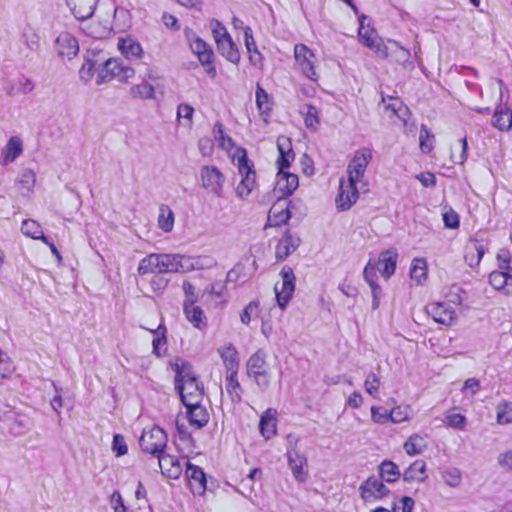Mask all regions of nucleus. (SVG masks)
Masks as SVG:
<instances>
[{"label": "nucleus", "instance_id": "obj_1", "mask_svg": "<svg viewBox=\"0 0 512 512\" xmlns=\"http://www.w3.org/2000/svg\"><path fill=\"white\" fill-rule=\"evenodd\" d=\"M176 388L184 405H195L203 398V388L200 386L195 373L187 363L176 364Z\"/></svg>", "mask_w": 512, "mask_h": 512}, {"label": "nucleus", "instance_id": "obj_2", "mask_svg": "<svg viewBox=\"0 0 512 512\" xmlns=\"http://www.w3.org/2000/svg\"><path fill=\"white\" fill-rule=\"evenodd\" d=\"M194 258H142L139 264V272L146 273H168L188 272L194 268Z\"/></svg>", "mask_w": 512, "mask_h": 512}, {"label": "nucleus", "instance_id": "obj_3", "mask_svg": "<svg viewBox=\"0 0 512 512\" xmlns=\"http://www.w3.org/2000/svg\"><path fill=\"white\" fill-rule=\"evenodd\" d=\"M232 160L236 161L241 181L236 187L238 197L244 199L250 195L256 187V171L254 164L248 159L247 151L244 148H237L232 154Z\"/></svg>", "mask_w": 512, "mask_h": 512}, {"label": "nucleus", "instance_id": "obj_4", "mask_svg": "<svg viewBox=\"0 0 512 512\" xmlns=\"http://www.w3.org/2000/svg\"><path fill=\"white\" fill-rule=\"evenodd\" d=\"M294 67L308 80L317 83L320 79V68L317 55L306 44L298 43L293 49Z\"/></svg>", "mask_w": 512, "mask_h": 512}, {"label": "nucleus", "instance_id": "obj_5", "mask_svg": "<svg viewBox=\"0 0 512 512\" xmlns=\"http://www.w3.org/2000/svg\"><path fill=\"white\" fill-rule=\"evenodd\" d=\"M189 46L207 76L215 79L217 76L216 56L211 45L192 33L189 38Z\"/></svg>", "mask_w": 512, "mask_h": 512}, {"label": "nucleus", "instance_id": "obj_6", "mask_svg": "<svg viewBox=\"0 0 512 512\" xmlns=\"http://www.w3.org/2000/svg\"><path fill=\"white\" fill-rule=\"evenodd\" d=\"M358 492L364 503L371 504L387 497L390 494V489L381 479L372 475L360 484Z\"/></svg>", "mask_w": 512, "mask_h": 512}, {"label": "nucleus", "instance_id": "obj_7", "mask_svg": "<svg viewBox=\"0 0 512 512\" xmlns=\"http://www.w3.org/2000/svg\"><path fill=\"white\" fill-rule=\"evenodd\" d=\"M281 282L276 283L274 287L277 305L284 310L295 291V275L292 268L285 266L280 272Z\"/></svg>", "mask_w": 512, "mask_h": 512}, {"label": "nucleus", "instance_id": "obj_8", "mask_svg": "<svg viewBox=\"0 0 512 512\" xmlns=\"http://www.w3.org/2000/svg\"><path fill=\"white\" fill-rule=\"evenodd\" d=\"M373 154L369 148L357 150L347 166V179L351 182L363 183L368 164Z\"/></svg>", "mask_w": 512, "mask_h": 512}, {"label": "nucleus", "instance_id": "obj_9", "mask_svg": "<svg viewBox=\"0 0 512 512\" xmlns=\"http://www.w3.org/2000/svg\"><path fill=\"white\" fill-rule=\"evenodd\" d=\"M396 262L393 258H371L364 269V276L370 286L376 285L375 280L381 276L389 278L395 271Z\"/></svg>", "mask_w": 512, "mask_h": 512}, {"label": "nucleus", "instance_id": "obj_10", "mask_svg": "<svg viewBox=\"0 0 512 512\" xmlns=\"http://www.w3.org/2000/svg\"><path fill=\"white\" fill-rule=\"evenodd\" d=\"M358 38L360 43L372 50L376 57L381 59L388 57V48L373 27L361 24L358 29Z\"/></svg>", "mask_w": 512, "mask_h": 512}, {"label": "nucleus", "instance_id": "obj_11", "mask_svg": "<svg viewBox=\"0 0 512 512\" xmlns=\"http://www.w3.org/2000/svg\"><path fill=\"white\" fill-rule=\"evenodd\" d=\"M166 443V433L157 426L144 430L140 437V446L143 451L150 454L162 453Z\"/></svg>", "mask_w": 512, "mask_h": 512}, {"label": "nucleus", "instance_id": "obj_12", "mask_svg": "<svg viewBox=\"0 0 512 512\" xmlns=\"http://www.w3.org/2000/svg\"><path fill=\"white\" fill-rule=\"evenodd\" d=\"M202 187L215 196H221L225 183L224 174L214 165L202 167L200 171Z\"/></svg>", "mask_w": 512, "mask_h": 512}, {"label": "nucleus", "instance_id": "obj_13", "mask_svg": "<svg viewBox=\"0 0 512 512\" xmlns=\"http://www.w3.org/2000/svg\"><path fill=\"white\" fill-rule=\"evenodd\" d=\"M357 184L356 182H351L349 179L340 180L338 194L335 198L338 211H347L357 202L359 198Z\"/></svg>", "mask_w": 512, "mask_h": 512}, {"label": "nucleus", "instance_id": "obj_14", "mask_svg": "<svg viewBox=\"0 0 512 512\" xmlns=\"http://www.w3.org/2000/svg\"><path fill=\"white\" fill-rule=\"evenodd\" d=\"M187 408V415L185 417L177 418L176 426L180 433H184V420H188L189 424L195 428L200 429L205 426L209 421V414L207 410L196 403L195 405H185Z\"/></svg>", "mask_w": 512, "mask_h": 512}, {"label": "nucleus", "instance_id": "obj_15", "mask_svg": "<svg viewBox=\"0 0 512 512\" xmlns=\"http://www.w3.org/2000/svg\"><path fill=\"white\" fill-rule=\"evenodd\" d=\"M426 310L435 322L445 326H451L457 320L456 311L443 302L430 303Z\"/></svg>", "mask_w": 512, "mask_h": 512}, {"label": "nucleus", "instance_id": "obj_16", "mask_svg": "<svg viewBox=\"0 0 512 512\" xmlns=\"http://www.w3.org/2000/svg\"><path fill=\"white\" fill-rule=\"evenodd\" d=\"M290 201L284 198H279L274 204L271 206L268 213V225L273 227H279L281 225L286 224L290 217Z\"/></svg>", "mask_w": 512, "mask_h": 512}, {"label": "nucleus", "instance_id": "obj_17", "mask_svg": "<svg viewBox=\"0 0 512 512\" xmlns=\"http://www.w3.org/2000/svg\"><path fill=\"white\" fill-rule=\"evenodd\" d=\"M299 186V178L297 174L287 171L277 172V180L275 191L279 194V198L287 199L291 196Z\"/></svg>", "mask_w": 512, "mask_h": 512}, {"label": "nucleus", "instance_id": "obj_18", "mask_svg": "<svg viewBox=\"0 0 512 512\" xmlns=\"http://www.w3.org/2000/svg\"><path fill=\"white\" fill-rule=\"evenodd\" d=\"M288 466L293 477L298 482H305L308 477L307 459L296 449L287 452Z\"/></svg>", "mask_w": 512, "mask_h": 512}, {"label": "nucleus", "instance_id": "obj_19", "mask_svg": "<svg viewBox=\"0 0 512 512\" xmlns=\"http://www.w3.org/2000/svg\"><path fill=\"white\" fill-rule=\"evenodd\" d=\"M2 429L7 430L12 435H20L28 425V418L14 410H7L3 414Z\"/></svg>", "mask_w": 512, "mask_h": 512}, {"label": "nucleus", "instance_id": "obj_20", "mask_svg": "<svg viewBox=\"0 0 512 512\" xmlns=\"http://www.w3.org/2000/svg\"><path fill=\"white\" fill-rule=\"evenodd\" d=\"M277 148L279 151V156L276 161L278 172L286 171L295 159V153L290 139L284 136L278 137Z\"/></svg>", "mask_w": 512, "mask_h": 512}, {"label": "nucleus", "instance_id": "obj_21", "mask_svg": "<svg viewBox=\"0 0 512 512\" xmlns=\"http://www.w3.org/2000/svg\"><path fill=\"white\" fill-rule=\"evenodd\" d=\"M244 42L250 64L254 68L262 71L264 69V57L257 48L256 41L252 34V30L249 27H246L244 29Z\"/></svg>", "mask_w": 512, "mask_h": 512}, {"label": "nucleus", "instance_id": "obj_22", "mask_svg": "<svg viewBox=\"0 0 512 512\" xmlns=\"http://www.w3.org/2000/svg\"><path fill=\"white\" fill-rule=\"evenodd\" d=\"M159 467L162 473L172 479L180 477L183 467L176 456L168 453H160L158 457Z\"/></svg>", "mask_w": 512, "mask_h": 512}, {"label": "nucleus", "instance_id": "obj_23", "mask_svg": "<svg viewBox=\"0 0 512 512\" xmlns=\"http://www.w3.org/2000/svg\"><path fill=\"white\" fill-rule=\"evenodd\" d=\"M184 314L193 327L203 330L207 326V317L201 307L194 304V300H186L184 303Z\"/></svg>", "mask_w": 512, "mask_h": 512}, {"label": "nucleus", "instance_id": "obj_24", "mask_svg": "<svg viewBox=\"0 0 512 512\" xmlns=\"http://www.w3.org/2000/svg\"><path fill=\"white\" fill-rule=\"evenodd\" d=\"M186 477L194 494H202L206 488L205 474L199 467L186 462Z\"/></svg>", "mask_w": 512, "mask_h": 512}, {"label": "nucleus", "instance_id": "obj_25", "mask_svg": "<svg viewBox=\"0 0 512 512\" xmlns=\"http://www.w3.org/2000/svg\"><path fill=\"white\" fill-rule=\"evenodd\" d=\"M492 125L501 132H508L512 129V109L506 104H500L496 107Z\"/></svg>", "mask_w": 512, "mask_h": 512}, {"label": "nucleus", "instance_id": "obj_26", "mask_svg": "<svg viewBox=\"0 0 512 512\" xmlns=\"http://www.w3.org/2000/svg\"><path fill=\"white\" fill-rule=\"evenodd\" d=\"M117 47L121 54L129 60L140 59L143 55L141 44L131 36L119 38Z\"/></svg>", "mask_w": 512, "mask_h": 512}, {"label": "nucleus", "instance_id": "obj_27", "mask_svg": "<svg viewBox=\"0 0 512 512\" xmlns=\"http://www.w3.org/2000/svg\"><path fill=\"white\" fill-rule=\"evenodd\" d=\"M73 15L79 20H85L94 13L98 0H66Z\"/></svg>", "mask_w": 512, "mask_h": 512}, {"label": "nucleus", "instance_id": "obj_28", "mask_svg": "<svg viewBox=\"0 0 512 512\" xmlns=\"http://www.w3.org/2000/svg\"><path fill=\"white\" fill-rule=\"evenodd\" d=\"M57 49L60 55L68 58L75 56L79 51L77 39L70 33H61L56 39Z\"/></svg>", "mask_w": 512, "mask_h": 512}, {"label": "nucleus", "instance_id": "obj_29", "mask_svg": "<svg viewBox=\"0 0 512 512\" xmlns=\"http://www.w3.org/2000/svg\"><path fill=\"white\" fill-rule=\"evenodd\" d=\"M255 95L257 109L260 115L263 116L264 121H267V118L270 117L273 110V99L260 84L256 85Z\"/></svg>", "mask_w": 512, "mask_h": 512}, {"label": "nucleus", "instance_id": "obj_30", "mask_svg": "<svg viewBox=\"0 0 512 512\" xmlns=\"http://www.w3.org/2000/svg\"><path fill=\"white\" fill-rule=\"evenodd\" d=\"M23 151L22 140L17 137H11L1 152V163L7 165L13 162Z\"/></svg>", "mask_w": 512, "mask_h": 512}, {"label": "nucleus", "instance_id": "obj_31", "mask_svg": "<svg viewBox=\"0 0 512 512\" xmlns=\"http://www.w3.org/2000/svg\"><path fill=\"white\" fill-rule=\"evenodd\" d=\"M428 446L426 438L418 433L411 434L403 444V449L409 456L422 454Z\"/></svg>", "mask_w": 512, "mask_h": 512}, {"label": "nucleus", "instance_id": "obj_32", "mask_svg": "<svg viewBox=\"0 0 512 512\" xmlns=\"http://www.w3.org/2000/svg\"><path fill=\"white\" fill-rule=\"evenodd\" d=\"M214 138L217 141L219 147L225 150L231 157L236 152L235 142L227 135L224 131V126L221 122H216L213 128Z\"/></svg>", "mask_w": 512, "mask_h": 512}, {"label": "nucleus", "instance_id": "obj_33", "mask_svg": "<svg viewBox=\"0 0 512 512\" xmlns=\"http://www.w3.org/2000/svg\"><path fill=\"white\" fill-rule=\"evenodd\" d=\"M216 47L220 54L233 64H238L241 59V55L236 43L232 37L226 38L216 44Z\"/></svg>", "mask_w": 512, "mask_h": 512}, {"label": "nucleus", "instance_id": "obj_34", "mask_svg": "<svg viewBox=\"0 0 512 512\" xmlns=\"http://www.w3.org/2000/svg\"><path fill=\"white\" fill-rule=\"evenodd\" d=\"M276 411L272 409H268L264 412L260 420V433L265 439H271L276 435L277 425H276Z\"/></svg>", "mask_w": 512, "mask_h": 512}, {"label": "nucleus", "instance_id": "obj_35", "mask_svg": "<svg viewBox=\"0 0 512 512\" xmlns=\"http://www.w3.org/2000/svg\"><path fill=\"white\" fill-rule=\"evenodd\" d=\"M122 61L119 59L110 58L105 61L102 69L99 71L97 75V84H103L106 82H110L115 80L117 72H119V68Z\"/></svg>", "mask_w": 512, "mask_h": 512}, {"label": "nucleus", "instance_id": "obj_36", "mask_svg": "<svg viewBox=\"0 0 512 512\" xmlns=\"http://www.w3.org/2000/svg\"><path fill=\"white\" fill-rule=\"evenodd\" d=\"M410 278L417 285H422L428 278V266L425 258H413L410 265Z\"/></svg>", "mask_w": 512, "mask_h": 512}, {"label": "nucleus", "instance_id": "obj_37", "mask_svg": "<svg viewBox=\"0 0 512 512\" xmlns=\"http://www.w3.org/2000/svg\"><path fill=\"white\" fill-rule=\"evenodd\" d=\"M489 282L495 289L504 290L506 294L511 293L512 276L508 272L504 270L493 271L489 275Z\"/></svg>", "mask_w": 512, "mask_h": 512}, {"label": "nucleus", "instance_id": "obj_38", "mask_svg": "<svg viewBox=\"0 0 512 512\" xmlns=\"http://www.w3.org/2000/svg\"><path fill=\"white\" fill-rule=\"evenodd\" d=\"M443 422L447 427L458 431H465L468 425L466 416L459 413L457 408L448 410L445 413Z\"/></svg>", "mask_w": 512, "mask_h": 512}, {"label": "nucleus", "instance_id": "obj_39", "mask_svg": "<svg viewBox=\"0 0 512 512\" xmlns=\"http://www.w3.org/2000/svg\"><path fill=\"white\" fill-rule=\"evenodd\" d=\"M426 464L423 460L414 461L403 474V479L407 482H423L426 479Z\"/></svg>", "mask_w": 512, "mask_h": 512}, {"label": "nucleus", "instance_id": "obj_40", "mask_svg": "<svg viewBox=\"0 0 512 512\" xmlns=\"http://www.w3.org/2000/svg\"><path fill=\"white\" fill-rule=\"evenodd\" d=\"M383 483H394L400 477L398 466L391 461H384L379 466V476H377Z\"/></svg>", "mask_w": 512, "mask_h": 512}, {"label": "nucleus", "instance_id": "obj_41", "mask_svg": "<svg viewBox=\"0 0 512 512\" xmlns=\"http://www.w3.org/2000/svg\"><path fill=\"white\" fill-rule=\"evenodd\" d=\"M174 213L168 205L162 204L159 207V215L157 219L158 227L163 232H171L174 227Z\"/></svg>", "mask_w": 512, "mask_h": 512}, {"label": "nucleus", "instance_id": "obj_42", "mask_svg": "<svg viewBox=\"0 0 512 512\" xmlns=\"http://www.w3.org/2000/svg\"><path fill=\"white\" fill-rule=\"evenodd\" d=\"M218 351L227 370H237L239 358L236 348L228 344L220 347Z\"/></svg>", "mask_w": 512, "mask_h": 512}, {"label": "nucleus", "instance_id": "obj_43", "mask_svg": "<svg viewBox=\"0 0 512 512\" xmlns=\"http://www.w3.org/2000/svg\"><path fill=\"white\" fill-rule=\"evenodd\" d=\"M298 246L299 239L287 233L279 240L275 256H289L294 253Z\"/></svg>", "mask_w": 512, "mask_h": 512}, {"label": "nucleus", "instance_id": "obj_44", "mask_svg": "<svg viewBox=\"0 0 512 512\" xmlns=\"http://www.w3.org/2000/svg\"><path fill=\"white\" fill-rule=\"evenodd\" d=\"M22 233L32 239H40L44 243H47V238L44 236L43 230L40 224L32 219H26L21 225Z\"/></svg>", "mask_w": 512, "mask_h": 512}, {"label": "nucleus", "instance_id": "obj_45", "mask_svg": "<svg viewBox=\"0 0 512 512\" xmlns=\"http://www.w3.org/2000/svg\"><path fill=\"white\" fill-rule=\"evenodd\" d=\"M304 124L307 129L311 131H317L320 126V112L319 109L312 104L305 106V112H303Z\"/></svg>", "mask_w": 512, "mask_h": 512}, {"label": "nucleus", "instance_id": "obj_46", "mask_svg": "<svg viewBox=\"0 0 512 512\" xmlns=\"http://www.w3.org/2000/svg\"><path fill=\"white\" fill-rule=\"evenodd\" d=\"M269 371L266 361H265V355L262 352H257L253 354L248 362H247V373L248 376L255 375L257 373H262Z\"/></svg>", "mask_w": 512, "mask_h": 512}, {"label": "nucleus", "instance_id": "obj_47", "mask_svg": "<svg viewBox=\"0 0 512 512\" xmlns=\"http://www.w3.org/2000/svg\"><path fill=\"white\" fill-rule=\"evenodd\" d=\"M435 144V135L426 126L421 125L419 133V148L422 153L429 154L433 151Z\"/></svg>", "mask_w": 512, "mask_h": 512}, {"label": "nucleus", "instance_id": "obj_48", "mask_svg": "<svg viewBox=\"0 0 512 512\" xmlns=\"http://www.w3.org/2000/svg\"><path fill=\"white\" fill-rule=\"evenodd\" d=\"M154 93V87L145 80L130 88V95L135 99H152L154 98Z\"/></svg>", "mask_w": 512, "mask_h": 512}, {"label": "nucleus", "instance_id": "obj_49", "mask_svg": "<svg viewBox=\"0 0 512 512\" xmlns=\"http://www.w3.org/2000/svg\"><path fill=\"white\" fill-rule=\"evenodd\" d=\"M412 409L409 405H398L389 411V421L399 424L411 419Z\"/></svg>", "mask_w": 512, "mask_h": 512}, {"label": "nucleus", "instance_id": "obj_50", "mask_svg": "<svg viewBox=\"0 0 512 512\" xmlns=\"http://www.w3.org/2000/svg\"><path fill=\"white\" fill-rule=\"evenodd\" d=\"M259 302L251 301L241 312L240 320L244 325H250L254 320L260 317Z\"/></svg>", "mask_w": 512, "mask_h": 512}, {"label": "nucleus", "instance_id": "obj_51", "mask_svg": "<svg viewBox=\"0 0 512 512\" xmlns=\"http://www.w3.org/2000/svg\"><path fill=\"white\" fill-rule=\"evenodd\" d=\"M194 108L187 103H182L177 107V119L182 125L191 128L193 124Z\"/></svg>", "mask_w": 512, "mask_h": 512}, {"label": "nucleus", "instance_id": "obj_52", "mask_svg": "<svg viewBox=\"0 0 512 512\" xmlns=\"http://www.w3.org/2000/svg\"><path fill=\"white\" fill-rule=\"evenodd\" d=\"M391 103L385 105L386 110L390 111L393 116L398 117L406 125V119L404 118L408 113V108L399 98H390Z\"/></svg>", "mask_w": 512, "mask_h": 512}, {"label": "nucleus", "instance_id": "obj_53", "mask_svg": "<svg viewBox=\"0 0 512 512\" xmlns=\"http://www.w3.org/2000/svg\"><path fill=\"white\" fill-rule=\"evenodd\" d=\"M380 378L375 373H369L364 381V389L371 397L379 398Z\"/></svg>", "mask_w": 512, "mask_h": 512}, {"label": "nucleus", "instance_id": "obj_54", "mask_svg": "<svg viewBox=\"0 0 512 512\" xmlns=\"http://www.w3.org/2000/svg\"><path fill=\"white\" fill-rule=\"evenodd\" d=\"M497 422L499 424H508L512 422L511 403L504 401L497 406Z\"/></svg>", "mask_w": 512, "mask_h": 512}, {"label": "nucleus", "instance_id": "obj_55", "mask_svg": "<svg viewBox=\"0 0 512 512\" xmlns=\"http://www.w3.org/2000/svg\"><path fill=\"white\" fill-rule=\"evenodd\" d=\"M210 27L216 44L226 38L231 37L226 27L218 20H212L210 23Z\"/></svg>", "mask_w": 512, "mask_h": 512}, {"label": "nucleus", "instance_id": "obj_56", "mask_svg": "<svg viewBox=\"0 0 512 512\" xmlns=\"http://www.w3.org/2000/svg\"><path fill=\"white\" fill-rule=\"evenodd\" d=\"M443 295L452 304L461 305L463 302V290L457 285L448 287Z\"/></svg>", "mask_w": 512, "mask_h": 512}, {"label": "nucleus", "instance_id": "obj_57", "mask_svg": "<svg viewBox=\"0 0 512 512\" xmlns=\"http://www.w3.org/2000/svg\"><path fill=\"white\" fill-rule=\"evenodd\" d=\"M164 331L165 329L159 327L154 333L155 336L152 341L153 351L157 356H161L166 350V338L164 336Z\"/></svg>", "mask_w": 512, "mask_h": 512}, {"label": "nucleus", "instance_id": "obj_58", "mask_svg": "<svg viewBox=\"0 0 512 512\" xmlns=\"http://www.w3.org/2000/svg\"><path fill=\"white\" fill-rule=\"evenodd\" d=\"M227 381V391L229 393H234L235 396L239 399L240 395L238 390H240V384L237 380V370H228V374L226 376Z\"/></svg>", "mask_w": 512, "mask_h": 512}, {"label": "nucleus", "instance_id": "obj_59", "mask_svg": "<svg viewBox=\"0 0 512 512\" xmlns=\"http://www.w3.org/2000/svg\"><path fill=\"white\" fill-rule=\"evenodd\" d=\"M371 419L375 424H384L389 421V411L379 406H372Z\"/></svg>", "mask_w": 512, "mask_h": 512}, {"label": "nucleus", "instance_id": "obj_60", "mask_svg": "<svg viewBox=\"0 0 512 512\" xmlns=\"http://www.w3.org/2000/svg\"><path fill=\"white\" fill-rule=\"evenodd\" d=\"M413 506L414 500L411 497L404 496L394 503L392 512H411Z\"/></svg>", "mask_w": 512, "mask_h": 512}, {"label": "nucleus", "instance_id": "obj_61", "mask_svg": "<svg viewBox=\"0 0 512 512\" xmlns=\"http://www.w3.org/2000/svg\"><path fill=\"white\" fill-rule=\"evenodd\" d=\"M112 450L117 457L123 456L127 453L128 447L122 435L116 434L113 438Z\"/></svg>", "mask_w": 512, "mask_h": 512}, {"label": "nucleus", "instance_id": "obj_62", "mask_svg": "<svg viewBox=\"0 0 512 512\" xmlns=\"http://www.w3.org/2000/svg\"><path fill=\"white\" fill-rule=\"evenodd\" d=\"M443 222L445 227L457 229L460 225L459 215L450 208L443 214Z\"/></svg>", "mask_w": 512, "mask_h": 512}, {"label": "nucleus", "instance_id": "obj_63", "mask_svg": "<svg viewBox=\"0 0 512 512\" xmlns=\"http://www.w3.org/2000/svg\"><path fill=\"white\" fill-rule=\"evenodd\" d=\"M134 76L135 70L130 66L124 65L122 62L119 68V72L116 74L115 80L125 83L132 79Z\"/></svg>", "mask_w": 512, "mask_h": 512}, {"label": "nucleus", "instance_id": "obj_64", "mask_svg": "<svg viewBox=\"0 0 512 512\" xmlns=\"http://www.w3.org/2000/svg\"><path fill=\"white\" fill-rule=\"evenodd\" d=\"M111 507L114 512H127L122 496L119 492H114L110 499Z\"/></svg>", "mask_w": 512, "mask_h": 512}]
</instances>
